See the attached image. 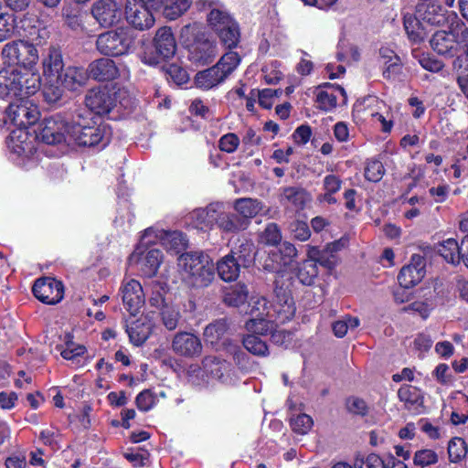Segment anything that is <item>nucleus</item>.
Masks as SVG:
<instances>
[{"mask_svg":"<svg viewBox=\"0 0 468 468\" xmlns=\"http://www.w3.org/2000/svg\"><path fill=\"white\" fill-rule=\"evenodd\" d=\"M37 299L47 304H56L64 294L63 284L51 277L37 279L32 288Z\"/></svg>","mask_w":468,"mask_h":468,"instance_id":"obj_12","label":"nucleus"},{"mask_svg":"<svg viewBox=\"0 0 468 468\" xmlns=\"http://www.w3.org/2000/svg\"><path fill=\"white\" fill-rule=\"evenodd\" d=\"M298 251L293 244L284 241L280 244L277 252H272L273 261L281 266L289 267L296 261Z\"/></svg>","mask_w":468,"mask_h":468,"instance_id":"obj_36","label":"nucleus"},{"mask_svg":"<svg viewBox=\"0 0 468 468\" xmlns=\"http://www.w3.org/2000/svg\"><path fill=\"white\" fill-rule=\"evenodd\" d=\"M2 57L8 65L20 66L32 69L39 60L37 48L27 40H14L6 43L2 49Z\"/></svg>","mask_w":468,"mask_h":468,"instance_id":"obj_4","label":"nucleus"},{"mask_svg":"<svg viewBox=\"0 0 468 468\" xmlns=\"http://www.w3.org/2000/svg\"><path fill=\"white\" fill-rule=\"evenodd\" d=\"M282 200H285L296 208H303L309 200V195L302 187L288 186L282 190Z\"/></svg>","mask_w":468,"mask_h":468,"instance_id":"obj_37","label":"nucleus"},{"mask_svg":"<svg viewBox=\"0 0 468 468\" xmlns=\"http://www.w3.org/2000/svg\"><path fill=\"white\" fill-rule=\"evenodd\" d=\"M398 396L401 401L405 402L407 407L422 403L419 390L414 387H401L398 391Z\"/></svg>","mask_w":468,"mask_h":468,"instance_id":"obj_51","label":"nucleus"},{"mask_svg":"<svg viewBox=\"0 0 468 468\" xmlns=\"http://www.w3.org/2000/svg\"><path fill=\"white\" fill-rule=\"evenodd\" d=\"M228 255H233V259L242 268L247 269L254 262L255 246L250 239H239L238 244L231 249Z\"/></svg>","mask_w":468,"mask_h":468,"instance_id":"obj_27","label":"nucleus"},{"mask_svg":"<svg viewBox=\"0 0 468 468\" xmlns=\"http://www.w3.org/2000/svg\"><path fill=\"white\" fill-rule=\"evenodd\" d=\"M268 303L267 299L264 297L258 299L249 312V314L251 316L250 319L272 317L271 307Z\"/></svg>","mask_w":468,"mask_h":468,"instance_id":"obj_54","label":"nucleus"},{"mask_svg":"<svg viewBox=\"0 0 468 468\" xmlns=\"http://www.w3.org/2000/svg\"><path fill=\"white\" fill-rule=\"evenodd\" d=\"M205 371L214 378L223 377L220 362L215 356H207L202 360Z\"/></svg>","mask_w":468,"mask_h":468,"instance_id":"obj_57","label":"nucleus"},{"mask_svg":"<svg viewBox=\"0 0 468 468\" xmlns=\"http://www.w3.org/2000/svg\"><path fill=\"white\" fill-rule=\"evenodd\" d=\"M17 99H26L35 94L40 88V76L32 71L22 72L18 69Z\"/></svg>","mask_w":468,"mask_h":468,"instance_id":"obj_26","label":"nucleus"},{"mask_svg":"<svg viewBox=\"0 0 468 468\" xmlns=\"http://www.w3.org/2000/svg\"><path fill=\"white\" fill-rule=\"evenodd\" d=\"M122 302L132 315H136L144 303L142 285L135 280H131L122 288Z\"/></svg>","mask_w":468,"mask_h":468,"instance_id":"obj_19","label":"nucleus"},{"mask_svg":"<svg viewBox=\"0 0 468 468\" xmlns=\"http://www.w3.org/2000/svg\"><path fill=\"white\" fill-rule=\"evenodd\" d=\"M173 351L182 356L197 357L202 354V343L194 334L179 332L175 335L172 341Z\"/></svg>","mask_w":468,"mask_h":468,"instance_id":"obj_14","label":"nucleus"},{"mask_svg":"<svg viewBox=\"0 0 468 468\" xmlns=\"http://www.w3.org/2000/svg\"><path fill=\"white\" fill-rule=\"evenodd\" d=\"M18 69L8 65L0 69V98L16 97Z\"/></svg>","mask_w":468,"mask_h":468,"instance_id":"obj_25","label":"nucleus"},{"mask_svg":"<svg viewBox=\"0 0 468 468\" xmlns=\"http://www.w3.org/2000/svg\"><path fill=\"white\" fill-rule=\"evenodd\" d=\"M318 275V268L314 261H303L298 268L297 277L299 281L307 286L314 283Z\"/></svg>","mask_w":468,"mask_h":468,"instance_id":"obj_41","label":"nucleus"},{"mask_svg":"<svg viewBox=\"0 0 468 468\" xmlns=\"http://www.w3.org/2000/svg\"><path fill=\"white\" fill-rule=\"evenodd\" d=\"M384 175V166L380 161L372 160L365 168V177L372 182H378Z\"/></svg>","mask_w":468,"mask_h":468,"instance_id":"obj_56","label":"nucleus"},{"mask_svg":"<svg viewBox=\"0 0 468 468\" xmlns=\"http://www.w3.org/2000/svg\"><path fill=\"white\" fill-rule=\"evenodd\" d=\"M451 32V24L449 30H439L435 32L430 40L431 47L434 51L441 55L452 57L456 52L457 41Z\"/></svg>","mask_w":468,"mask_h":468,"instance_id":"obj_23","label":"nucleus"},{"mask_svg":"<svg viewBox=\"0 0 468 468\" xmlns=\"http://www.w3.org/2000/svg\"><path fill=\"white\" fill-rule=\"evenodd\" d=\"M425 259L420 254H413L410 263L404 266L398 276L400 286L410 288L420 282L425 276Z\"/></svg>","mask_w":468,"mask_h":468,"instance_id":"obj_15","label":"nucleus"},{"mask_svg":"<svg viewBox=\"0 0 468 468\" xmlns=\"http://www.w3.org/2000/svg\"><path fill=\"white\" fill-rule=\"evenodd\" d=\"M14 32V16L9 13L0 12V42L11 37Z\"/></svg>","mask_w":468,"mask_h":468,"instance_id":"obj_53","label":"nucleus"},{"mask_svg":"<svg viewBox=\"0 0 468 468\" xmlns=\"http://www.w3.org/2000/svg\"><path fill=\"white\" fill-rule=\"evenodd\" d=\"M133 43V31L126 27L108 30L98 36L96 49L102 55L117 57L128 52Z\"/></svg>","mask_w":468,"mask_h":468,"instance_id":"obj_3","label":"nucleus"},{"mask_svg":"<svg viewBox=\"0 0 468 468\" xmlns=\"http://www.w3.org/2000/svg\"><path fill=\"white\" fill-rule=\"evenodd\" d=\"M461 251L460 245L453 239H449L440 245L438 250L439 254L444 258V260L452 264H458L460 262Z\"/></svg>","mask_w":468,"mask_h":468,"instance_id":"obj_42","label":"nucleus"},{"mask_svg":"<svg viewBox=\"0 0 468 468\" xmlns=\"http://www.w3.org/2000/svg\"><path fill=\"white\" fill-rule=\"evenodd\" d=\"M160 315L163 324L170 331L176 328L181 318L179 311L171 303L161 309Z\"/></svg>","mask_w":468,"mask_h":468,"instance_id":"obj_48","label":"nucleus"},{"mask_svg":"<svg viewBox=\"0 0 468 468\" xmlns=\"http://www.w3.org/2000/svg\"><path fill=\"white\" fill-rule=\"evenodd\" d=\"M274 327H277V324L268 318L249 319L245 323L246 330L255 335H266L271 334Z\"/></svg>","mask_w":468,"mask_h":468,"instance_id":"obj_39","label":"nucleus"},{"mask_svg":"<svg viewBox=\"0 0 468 468\" xmlns=\"http://www.w3.org/2000/svg\"><path fill=\"white\" fill-rule=\"evenodd\" d=\"M236 212L243 218L248 219V225L252 218L256 217L262 209L261 203L258 199L250 197L239 198L234 203Z\"/></svg>","mask_w":468,"mask_h":468,"instance_id":"obj_31","label":"nucleus"},{"mask_svg":"<svg viewBox=\"0 0 468 468\" xmlns=\"http://www.w3.org/2000/svg\"><path fill=\"white\" fill-rule=\"evenodd\" d=\"M189 53L190 59L194 63L207 65L211 63L216 57V45L204 36L190 46Z\"/></svg>","mask_w":468,"mask_h":468,"instance_id":"obj_20","label":"nucleus"},{"mask_svg":"<svg viewBox=\"0 0 468 468\" xmlns=\"http://www.w3.org/2000/svg\"><path fill=\"white\" fill-rule=\"evenodd\" d=\"M319 108L323 111H329L336 106V96L326 91H320L317 95Z\"/></svg>","mask_w":468,"mask_h":468,"instance_id":"obj_61","label":"nucleus"},{"mask_svg":"<svg viewBox=\"0 0 468 468\" xmlns=\"http://www.w3.org/2000/svg\"><path fill=\"white\" fill-rule=\"evenodd\" d=\"M416 14L423 23L441 27L454 21V13H450L442 5L437 2L419 4Z\"/></svg>","mask_w":468,"mask_h":468,"instance_id":"obj_11","label":"nucleus"},{"mask_svg":"<svg viewBox=\"0 0 468 468\" xmlns=\"http://www.w3.org/2000/svg\"><path fill=\"white\" fill-rule=\"evenodd\" d=\"M249 296V291L245 284L237 283L229 288L223 296V303L230 307H239L243 305Z\"/></svg>","mask_w":468,"mask_h":468,"instance_id":"obj_33","label":"nucleus"},{"mask_svg":"<svg viewBox=\"0 0 468 468\" xmlns=\"http://www.w3.org/2000/svg\"><path fill=\"white\" fill-rule=\"evenodd\" d=\"M153 403L154 399L149 390H144L136 397V405L141 410H148Z\"/></svg>","mask_w":468,"mask_h":468,"instance_id":"obj_64","label":"nucleus"},{"mask_svg":"<svg viewBox=\"0 0 468 468\" xmlns=\"http://www.w3.org/2000/svg\"><path fill=\"white\" fill-rule=\"evenodd\" d=\"M64 23L72 30L81 27V10L78 5H66L62 8Z\"/></svg>","mask_w":468,"mask_h":468,"instance_id":"obj_40","label":"nucleus"},{"mask_svg":"<svg viewBox=\"0 0 468 468\" xmlns=\"http://www.w3.org/2000/svg\"><path fill=\"white\" fill-rule=\"evenodd\" d=\"M239 144V139L235 133L223 135L219 140L220 150L227 153H233Z\"/></svg>","mask_w":468,"mask_h":468,"instance_id":"obj_60","label":"nucleus"},{"mask_svg":"<svg viewBox=\"0 0 468 468\" xmlns=\"http://www.w3.org/2000/svg\"><path fill=\"white\" fill-rule=\"evenodd\" d=\"M140 254L138 249L134 250L129 258L130 261L141 264V271L144 276L149 278L154 276L162 262V252L159 250L153 249L148 250L146 255L142 258Z\"/></svg>","mask_w":468,"mask_h":468,"instance_id":"obj_21","label":"nucleus"},{"mask_svg":"<svg viewBox=\"0 0 468 468\" xmlns=\"http://www.w3.org/2000/svg\"><path fill=\"white\" fill-rule=\"evenodd\" d=\"M162 245L168 250H175L178 253L186 249L187 239L180 231H163L160 235Z\"/></svg>","mask_w":468,"mask_h":468,"instance_id":"obj_35","label":"nucleus"},{"mask_svg":"<svg viewBox=\"0 0 468 468\" xmlns=\"http://www.w3.org/2000/svg\"><path fill=\"white\" fill-rule=\"evenodd\" d=\"M313 423L312 418L305 413L292 417L290 420L292 431L299 434H306L311 430Z\"/></svg>","mask_w":468,"mask_h":468,"instance_id":"obj_52","label":"nucleus"},{"mask_svg":"<svg viewBox=\"0 0 468 468\" xmlns=\"http://www.w3.org/2000/svg\"><path fill=\"white\" fill-rule=\"evenodd\" d=\"M91 14L101 27H112L122 18V9L114 0H98L91 7Z\"/></svg>","mask_w":468,"mask_h":468,"instance_id":"obj_13","label":"nucleus"},{"mask_svg":"<svg viewBox=\"0 0 468 468\" xmlns=\"http://www.w3.org/2000/svg\"><path fill=\"white\" fill-rule=\"evenodd\" d=\"M262 242L268 245H277L282 239V234L275 223H270L261 234Z\"/></svg>","mask_w":468,"mask_h":468,"instance_id":"obj_55","label":"nucleus"},{"mask_svg":"<svg viewBox=\"0 0 468 468\" xmlns=\"http://www.w3.org/2000/svg\"><path fill=\"white\" fill-rule=\"evenodd\" d=\"M130 340L135 346L144 344L152 333V324L146 319H138L126 329Z\"/></svg>","mask_w":468,"mask_h":468,"instance_id":"obj_28","label":"nucleus"},{"mask_svg":"<svg viewBox=\"0 0 468 468\" xmlns=\"http://www.w3.org/2000/svg\"><path fill=\"white\" fill-rule=\"evenodd\" d=\"M115 92L107 87L90 89L85 95V105L95 114L103 115L109 113L115 106Z\"/></svg>","mask_w":468,"mask_h":468,"instance_id":"obj_10","label":"nucleus"},{"mask_svg":"<svg viewBox=\"0 0 468 468\" xmlns=\"http://www.w3.org/2000/svg\"><path fill=\"white\" fill-rule=\"evenodd\" d=\"M162 69L178 85L186 83L188 80L186 70L177 64H165L162 66Z\"/></svg>","mask_w":468,"mask_h":468,"instance_id":"obj_50","label":"nucleus"},{"mask_svg":"<svg viewBox=\"0 0 468 468\" xmlns=\"http://www.w3.org/2000/svg\"><path fill=\"white\" fill-rule=\"evenodd\" d=\"M451 32L456 38L457 45L463 47L468 56V27L463 21L454 16V21L451 22Z\"/></svg>","mask_w":468,"mask_h":468,"instance_id":"obj_44","label":"nucleus"},{"mask_svg":"<svg viewBox=\"0 0 468 468\" xmlns=\"http://www.w3.org/2000/svg\"><path fill=\"white\" fill-rule=\"evenodd\" d=\"M466 453L467 446L463 439L455 437L449 441L448 454L451 462H460Z\"/></svg>","mask_w":468,"mask_h":468,"instance_id":"obj_49","label":"nucleus"},{"mask_svg":"<svg viewBox=\"0 0 468 468\" xmlns=\"http://www.w3.org/2000/svg\"><path fill=\"white\" fill-rule=\"evenodd\" d=\"M207 22L226 48L237 47L240 38L239 27L227 12L212 9L207 15Z\"/></svg>","mask_w":468,"mask_h":468,"instance_id":"obj_5","label":"nucleus"},{"mask_svg":"<svg viewBox=\"0 0 468 468\" xmlns=\"http://www.w3.org/2000/svg\"><path fill=\"white\" fill-rule=\"evenodd\" d=\"M243 346L252 355L266 356L269 354V349L266 342L261 340L258 335H248L243 337Z\"/></svg>","mask_w":468,"mask_h":468,"instance_id":"obj_43","label":"nucleus"},{"mask_svg":"<svg viewBox=\"0 0 468 468\" xmlns=\"http://www.w3.org/2000/svg\"><path fill=\"white\" fill-rule=\"evenodd\" d=\"M42 68L44 79L58 78L65 69L61 51L55 47L49 48L47 56L42 60Z\"/></svg>","mask_w":468,"mask_h":468,"instance_id":"obj_24","label":"nucleus"},{"mask_svg":"<svg viewBox=\"0 0 468 468\" xmlns=\"http://www.w3.org/2000/svg\"><path fill=\"white\" fill-rule=\"evenodd\" d=\"M70 123L60 115H54L44 119L35 130L38 140L47 144H58L67 142Z\"/></svg>","mask_w":468,"mask_h":468,"instance_id":"obj_7","label":"nucleus"},{"mask_svg":"<svg viewBox=\"0 0 468 468\" xmlns=\"http://www.w3.org/2000/svg\"><path fill=\"white\" fill-rule=\"evenodd\" d=\"M204 36L206 35L202 31L200 25L197 23L186 25L180 31V37L183 40V43L188 47L195 44L198 38H201Z\"/></svg>","mask_w":468,"mask_h":468,"instance_id":"obj_47","label":"nucleus"},{"mask_svg":"<svg viewBox=\"0 0 468 468\" xmlns=\"http://www.w3.org/2000/svg\"><path fill=\"white\" fill-rule=\"evenodd\" d=\"M154 47L156 56L164 60L175 56L176 42L170 27H163L156 31L154 37Z\"/></svg>","mask_w":468,"mask_h":468,"instance_id":"obj_18","label":"nucleus"},{"mask_svg":"<svg viewBox=\"0 0 468 468\" xmlns=\"http://www.w3.org/2000/svg\"><path fill=\"white\" fill-rule=\"evenodd\" d=\"M437 454L431 450H420L415 453L414 463L421 467L437 463Z\"/></svg>","mask_w":468,"mask_h":468,"instance_id":"obj_58","label":"nucleus"},{"mask_svg":"<svg viewBox=\"0 0 468 468\" xmlns=\"http://www.w3.org/2000/svg\"><path fill=\"white\" fill-rule=\"evenodd\" d=\"M63 88V85L58 82V78H55V80L45 79V83L42 89V94L45 101L48 103L58 102L62 98L64 92Z\"/></svg>","mask_w":468,"mask_h":468,"instance_id":"obj_38","label":"nucleus"},{"mask_svg":"<svg viewBox=\"0 0 468 468\" xmlns=\"http://www.w3.org/2000/svg\"><path fill=\"white\" fill-rule=\"evenodd\" d=\"M190 0H170L164 6L163 14L169 20H175L182 16L190 6Z\"/></svg>","mask_w":468,"mask_h":468,"instance_id":"obj_46","label":"nucleus"},{"mask_svg":"<svg viewBox=\"0 0 468 468\" xmlns=\"http://www.w3.org/2000/svg\"><path fill=\"white\" fill-rule=\"evenodd\" d=\"M240 62L239 55L235 51L225 53L218 62L205 70L199 71L195 77L197 87L208 90L224 81Z\"/></svg>","mask_w":468,"mask_h":468,"instance_id":"obj_2","label":"nucleus"},{"mask_svg":"<svg viewBox=\"0 0 468 468\" xmlns=\"http://www.w3.org/2000/svg\"><path fill=\"white\" fill-rule=\"evenodd\" d=\"M346 408L348 411L353 414L357 415H366L367 413V405L366 402L358 398H350L346 400Z\"/></svg>","mask_w":468,"mask_h":468,"instance_id":"obj_62","label":"nucleus"},{"mask_svg":"<svg viewBox=\"0 0 468 468\" xmlns=\"http://www.w3.org/2000/svg\"><path fill=\"white\" fill-rule=\"evenodd\" d=\"M217 222L218 227L226 232H238L248 228V219L238 213H221Z\"/></svg>","mask_w":468,"mask_h":468,"instance_id":"obj_29","label":"nucleus"},{"mask_svg":"<svg viewBox=\"0 0 468 468\" xmlns=\"http://www.w3.org/2000/svg\"><path fill=\"white\" fill-rule=\"evenodd\" d=\"M352 468H389V462L385 463L384 461L377 454L370 453L367 457L357 454L355 458Z\"/></svg>","mask_w":468,"mask_h":468,"instance_id":"obj_45","label":"nucleus"},{"mask_svg":"<svg viewBox=\"0 0 468 468\" xmlns=\"http://www.w3.org/2000/svg\"><path fill=\"white\" fill-rule=\"evenodd\" d=\"M80 119H84V116L77 111L73 116V122L70 123L69 139L82 146L90 147L98 144L102 139L101 129L82 123Z\"/></svg>","mask_w":468,"mask_h":468,"instance_id":"obj_8","label":"nucleus"},{"mask_svg":"<svg viewBox=\"0 0 468 468\" xmlns=\"http://www.w3.org/2000/svg\"><path fill=\"white\" fill-rule=\"evenodd\" d=\"M7 113L12 122L20 128L34 125L40 116L37 107L27 99H17L16 102H11Z\"/></svg>","mask_w":468,"mask_h":468,"instance_id":"obj_9","label":"nucleus"},{"mask_svg":"<svg viewBox=\"0 0 468 468\" xmlns=\"http://www.w3.org/2000/svg\"><path fill=\"white\" fill-rule=\"evenodd\" d=\"M178 265L197 287H207L215 277V269L208 255L202 251H190L178 257Z\"/></svg>","mask_w":468,"mask_h":468,"instance_id":"obj_1","label":"nucleus"},{"mask_svg":"<svg viewBox=\"0 0 468 468\" xmlns=\"http://www.w3.org/2000/svg\"><path fill=\"white\" fill-rule=\"evenodd\" d=\"M228 330L229 323L226 318L215 320L205 327L204 339L212 346L217 345Z\"/></svg>","mask_w":468,"mask_h":468,"instance_id":"obj_32","label":"nucleus"},{"mask_svg":"<svg viewBox=\"0 0 468 468\" xmlns=\"http://www.w3.org/2000/svg\"><path fill=\"white\" fill-rule=\"evenodd\" d=\"M422 21L416 16L407 14L404 16L403 24L409 37L414 42H420L424 39L426 33L422 27Z\"/></svg>","mask_w":468,"mask_h":468,"instance_id":"obj_34","label":"nucleus"},{"mask_svg":"<svg viewBox=\"0 0 468 468\" xmlns=\"http://www.w3.org/2000/svg\"><path fill=\"white\" fill-rule=\"evenodd\" d=\"M290 229L293 237L302 241L307 240L311 235L307 223L301 220L293 221Z\"/></svg>","mask_w":468,"mask_h":468,"instance_id":"obj_59","label":"nucleus"},{"mask_svg":"<svg viewBox=\"0 0 468 468\" xmlns=\"http://www.w3.org/2000/svg\"><path fill=\"white\" fill-rule=\"evenodd\" d=\"M242 266L233 259V255H226L218 262L217 270L219 277L225 282L235 281Z\"/></svg>","mask_w":468,"mask_h":468,"instance_id":"obj_30","label":"nucleus"},{"mask_svg":"<svg viewBox=\"0 0 468 468\" xmlns=\"http://www.w3.org/2000/svg\"><path fill=\"white\" fill-rule=\"evenodd\" d=\"M125 14L127 21L135 29H149L154 24L152 9L141 1L127 5Z\"/></svg>","mask_w":468,"mask_h":468,"instance_id":"obj_16","label":"nucleus"},{"mask_svg":"<svg viewBox=\"0 0 468 468\" xmlns=\"http://www.w3.org/2000/svg\"><path fill=\"white\" fill-rule=\"evenodd\" d=\"M293 280L283 273L278 272L273 281V302L275 312L283 320L291 319L295 313L294 301L292 295Z\"/></svg>","mask_w":468,"mask_h":468,"instance_id":"obj_6","label":"nucleus"},{"mask_svg":"<svg viewBox=\"0 0 468 468\" xmlns=\"http://www.w3.org/2000/svg\"><path fill=\"white\" fill-rule=\"evenodd\" d=\"M58 82L69 90L74 91L86 85L88 80L87 69L69 66L58 75Z\"/></svg>","mask_w":468,"mask_h":468,"instance_id":"obj_22","label":"nucleus"},{"mask_svg":"<svg viewBox=\"0 0 468 468\" xmlns=\"http://www.w3.org/2000/svg\"><path fill=\"white\" fill-rule=\"evenodd\" d=\"M401 63L399 56H394V60L390 61L388 65L386 66L385 70L383 71V77L386 79H390L391 77L398 76L401 73Z\"/></svg>","mask_w":468,"mask_h":468,"instance_id":"obj_63","label":"nucleus"},{"mask_svg":"<svg viewBox=\"0 0 468 468\" xmlns=\"http://www.w3.org/2000/svg\"><path fill=\"white\" fill-rule=\"evenodd\" d=\"M87 69L88 79L97 81H110L120 75L119 68L115 61L109 58H101L91 61Z\"/></svg>","mask_w":468,"mask_h":468,"instance_id":"obj_17","label":"nucleus"}]
</instances>
